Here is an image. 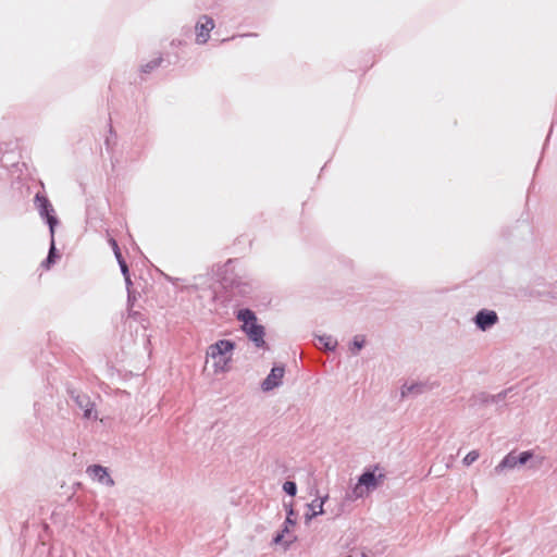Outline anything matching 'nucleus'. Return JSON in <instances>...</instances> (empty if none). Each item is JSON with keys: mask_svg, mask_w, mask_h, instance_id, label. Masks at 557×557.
I'll return each instance as SVG.
<instances>
[{"mask_svg": "<svg viewBox=\"0 0 557 557\" xmlns=\"http://www.w3.org/2000/svg\"><path fill=\"white\" fill-rule=\"evenodd\" d=\"M36 201L38 202V207L41 214H45L47 216L48 223L50 225L51 232H53V226L57 223V220L50 215V211H52L51 205L49 200L40 196L39 194L36 195Z\"/></svg>", "mask_w": 557, "mask_h": 557, "instance_id": "nucleus-9", "label": "nucleus"}, {"mask_svg": "<svg viewBox=\"0 0 557 557\" xmlns=\"http://www.w3.org/2000/svg\"><path fill=\"white\" fill-rule=\"evenodd\" d=\"M237 319L243 322V330L257 346L264 344V329L257 323L256 314L249 309H243L238 312Z\"/></svg>", "mask_w": 557, "mask_h": 557, "instance_id": "nucleus-3", "label": "nucleus"}, {"mask_svg": "<svg viewBox=\"0 0 557 557\" xmlns=\"http://www.w3.org/2000/svg\"><path fill=\"white\" fill-rule=\"evenodd\" d=\"M53 256H54V246L52 245L51 249H50V252H49V256H48V259H47L48 263H51L53 261Z\"/></svg>", "mask_w": 557, "mask_h": 557, "instance_id": "nucleus-20", "label": "nucleus"}, {"mask_svg": "<svg viewBox=\"0 0 557 557\" xmlns=\"http://www.w3.org/2000/svg\"><path fill=\"white\" fill-rule=\"evenodd\" d=\"M364 345V337L363 336H356L352 342V348L356 351L360 350Z\"/></svg>", "mask_w": 557, "mask_h": 557, "instance_id": "nucleus-17", "label": "nucleus"}, {"mask_svg": "<svg viewBox=\"0 0 557 557\" xmlns=\"http://www.w3.org/2000/svg\"><path fill=\"white\" fill-rule=\"evenodd\" d=\"M318 341L320 348L323 347L324 349L333 350L336 346V341L333 339L331 336H320Z\"/></svg>", "mask_w": 557, "mask_h": 557, "instance_id": "nucleus-11", "label": "nucleus"}, {"mask_svg": "<svg viewBox=\"0 0 557 557\" xmlns=\"http://www.w3.org/2000/svg\"><path fill=\"white\" fill-rule=\"evenodd\" d=\"M117 262L121 267L123 274L126 276V280L129 281L128 276H127L128 268H127V264H126L125 260L123 259V257L117 258Z\"/></svg>", "mask_w": 557, "mask_h": 557, "instance_id": "nucleus-19", "label": "nucleus"}, {"mask_svg": "<svg viewBox=\"0 0 557 557\" xmlns=\"http://www.w3.org/2000/svg\"><path fill=\"white\" fill-rule=\"evenodd\" d=\"M87 473L91 476V479L99 481L102 484L108 486H113L114 481L109 475L107 469L99 465L89 466L87 468Z\"/></svg>", "mask_w": 557, "mask_h": 557, "instance_id": "nucleus-6", "label": "nucleus"}, {"mask_svg": "<svg viewBox=\"0 0 557 557\" xmlns=\"http://www.w3.org/2000/svg\"><path fill=\"white\" fill-rule=\"evenodd\" d=\"M479 456H480V455H479V451H478V450H471L470 453H468V454L466 455V457L463 458L462 462H463V465H466V466H470V465H472L474 461H476V460H478Z\"/></svg>", "mask_w": 557, "mask_h": 557, "instance_id": "nucleus-12", "label": "nucleus"}, {"mask_svg": "<svg viewBox=\"0 0 557 557\" xmlns=\"http://www.w3.org/2000/svg\"><path fill=\"white\" fill-rule=\"evenodd\" d=\"M283 490H284L287 494H289V495L294 496V495L296 494V490H297V488H296V484H295L294 482H292V481H287V482H285V483H284V485H283Z\"/></svg>", "mask_w": 557, "mask_h": 557, "instance_id": "nucleus-16", "label": "nucleus"}, {"mask_svg": "<svg viewBox=\"0 0 557 557\" xmlns=\"http://www.w3.org/2000/svg\"><path fill=\"white\" fill-rule=\"evenodd\" d=\"M109 244L114 251L115 258L117 259V258L122 257V253H121V250L119 248L116 240L111 237V238H109Z\"/></svg>", "mask_w": 557, "mask_h": 557, "instance_id": "nucleus-18", "label": "nucleus"}, {"mask_svg": "<svg viewBox=\"0 0 557 557\" xmlns=\"http://www.w3.org/2000/svg\"><path fill=\"white\" fill-rule=\"evenodd\" d=\"M77 405L84 410V418L91 419L97 418V416H92L94 411V404L90 401V399L87 396H77L76 397Z\"/></svg>", "mask_w": 557, "mask_h": 557, "instance_id": "nucleus-10", "label": "nucleus"}, {"mask_svg": "<svg viewBox=\"0 0 557 557\" xmlns=\"http://www.w3.org/2000/svg\"><path fill=\"white\" fill-rule=\"evenodd\" d=\"M532 456L531 451H523L518 457L510 453L496 466L495 471L502 472L504 469H512L517 465H524Z\"/></svg>", "mask_w": 557, "mask_h": 557, "instance_id": "nucleus-4", "label": "nucleus"}, {"mask_svg": "<svg viewBox=\"0 0 557 557\" xmlns=\"http://www.w3.org/2000/svg\"><path fill=\"white\" fill-rule=\"evenodd\" d=\"M280 540H281V535H277V536L275 537V542H278Z\"/></svg>", "mask_w": 557, "mask_h": 557, "instance_id": "nucleus-21", "label": "nucleus"}, {"mask_svg": "<svg viewBox=\"0 0 557 557\" xmlns=\"http://www.w3.org/2000/svg\"><path fill=\"white\" fill-rule=\"evenodd\" d=\"M385 476V473L381 471L377 466H375L373 470L366 471L360 475L357 484L352 488L351 498L358 499L368 495L383 483Z\"/></svg>", "mask_w": 557, "mask_h": 557, "instance_id": "nucleus-2", "label": "nucleus"}, {"mask_svg": "<svg viewBox=\"0 0 557 557\" xmlns=\"http://www.w3.org/2000/svg\"><path fill=\"white\" fill-rule=\"evenodd\" d=\"M497 322V314L494 311L490 310H481L475 317L476 325L485 331L487 327L492 326Z\"/></svg>", "mask_w": 557, "mask_h": 557, "instance_id": "nucleus-8", "label": "nucleus"}, {"mask_svg": "<svg viewBox=\"0 0 557 557\" xmlns=\"http://www.w3.org/2000/svg\"><path fill=\"white\" fill-rule=\"evenodd\" d=\"M323 500H314L312 502V504L310 505L311 506V509L313 510V515H321L323 513Z\"/></svg>", "mask_w": 557, "mask_h": 557, "instance_id": "nucleus-14", "label": "nucleus"}, {"mask_svg": "<svg viewBox=\"0 0 557 557\" xmlns=\"http://www.w3.org/2000/svg\"><path fill=\"white\" fill-rule=\"evenodd\" d=\"M285 370L283 367H275L271 370L270 374L267 376V379L262 383V388L264 391L273 389L274 387L278 386L283 376H284Z\"/></svg>", "mask_w": 557, "mask_h": 557, "instance_id": "nucleus-7", "label": "nucleus"}, {"mask_svg": "<svg viewBox=\"0 0 557 557\" xmlns=\"http://www.w3.org/2000/svg\"><path fill=\"white\" fill-rule=\"evenodd\" d=\"M420 389H421L420 385H410V386L405 385L401 388V396L405 397V396H407L410 393L420 392Z\"/></svg>", "mask_w": 557, "mask_h": 557, "instance_id": "nucleus-15", "label": "nucleus"}, {"mask_svg": "<svg viewBox=\"0 0 557 557\" xmlns=\"http://www.w3.org/2000/svg\"><path fill=\"white\" fill-rule=\"evenodd\" d=\"M161 58H157L148 62L146 65L143 66V72L149 73L150 71L157 69L161 64Z\"/></svg>", "mask_w": 557, "mask_h": 557, "instance_id": "nucleus-13", "label": "nucleus"}, {"mask_svg": "<svg viewBox=\"0 0 557 557\" xmlns=\"http://www.w3.org/2000/svg\"><path fill=\"white\" fill-rule=\"evenodd\" d=\"M234 348L235 344L226 339H221L208 347L207 362H212L214 372H226L231 369Z\"/></svg>", "mask_w": 557, "mask_h": 557, "instance_id": "nucleus-1", "label": "nucleus"}, {"mask_svg": "<svg viewBox=\"0 0 557 557\" xmlns=\"http://www.w3.org/2000/svg\"><path fill=\"white\" fill-rule=\"evenodd\" d=\"M214 28V22L211 17L203 15L196 24V41L206 44L210 38V33Z\"/></svg>", "mask_w": 557, "mask_h": 557, "instance_id": "nucleus-5", "label": "nucleus"}]
</instances>
